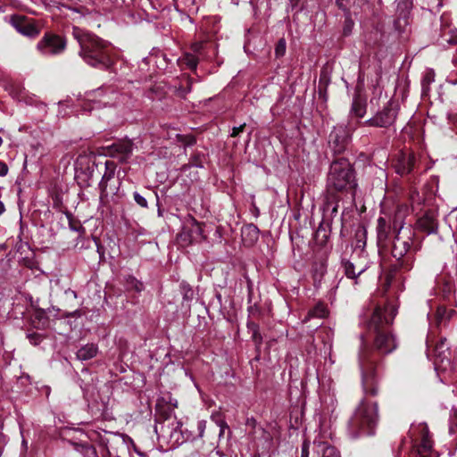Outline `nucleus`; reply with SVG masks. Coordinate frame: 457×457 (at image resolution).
<instances>
[{"label":"nucleus","instance_id":"obj_1","mask_svg":"<svg viewBox=\"0 0 457 457\" xmlns=\"http://www.w3.org/2000/svg\"><path fill=\"white\" fill-rule=\"evenodd\" d=\"M72 36L80 47L79 55L87 65L101 70L112 66L110 43L79 27H73Z\"/></svg>","mask_w":457,"mask_h":457},{"label":"nucleus","instance_id":"obj_2","mask_svg":"<svg viewBox=\"0 0 457 457\" xmlns=\"http://www.w3.org/2000/svg\"><path fill=\"white\" fill-rule=\"evenodd\" d=\"M396 315V309L388 304L384 308L377 307L369 321L368 327L375 334L374 350L378 354H388L397 347L395 336L386 328Z\"/></svg>","mask_w":457,"mask_h":457},{"label":"nucleus","instance_id":"obj_3","mask_svg":"<svg viewBox=\"0 0 457 457\" xmlns=\"http://www.w3.org/2000/svg\"><path fill=\"white\" fill-rule=\"evenodd\" d=\"M397 229L392 238L391 254L395 259V268L403 271H410L413 268L416 248L413 246L414 233L409 227H403L401 215L395 221Z\"/></svg>","mask_w":457,"mask_h":457},{"label":"nucleus","instance_id":"obj_4","mask_svg":"<svg viewBox=\"0 0 457 457\" xmlns=\"http://www.w3.org/2000/svg\"><path fill=\"white\" fill-rule=\"evenodd\" d=\"M182 424L176 418H166L163 422L154 427L159 440H163L170 444L171 447H176L187 441H195L204 436L206 428V421L198 420L195 426H191L190 429L181 428Z\"/></svg>","mask_w":457,"mask_h":457},{"label":"nucleus","instance_id":"obj_5","mask_svg":"<svg viewBox=\"0 0 457 457\" xmlns=\"http://www.w3.org/2000/svg\"><path fill=\"white\" fill-rule=\"evenodd\" d=\"M378 421V403L362 399L349 420L348 432L353 438L373 435Z\"/></svg>","mask_w":457,"mask_h":457},{"label":"nucleus","instance_id":"obj_6","mask_svg":"<svg viewBox=\"0 0 457 457\" xmlns=\"http://www.w3.org/2000/svg\"><path fill=\"white\" fill-rule=\"evenodd\" d=\"M357 183L354 171L346 159L334 161L327 178V191L329 195L351 192L354 195Z\"/></svg>","mask_w":457,"mask_h":457},{"label":"nucleus","instance_id":"obj_7","mask_svg":"<svg viewBox=\"0 0 457 457\" xmlns=\"http://www.w3.org/2000/svg\"><path fill=\"white\" fill-rule=\"evenodd\" d=\"M361 348L359 353V365L361 372L362 388L365 394L377 395L378 375L376 372V362L378 357L376 353L365 345V341L361 336Z\"/></svg>","mask_w":457,"mask_h":457},{"label":"nucleus","instance_id":"obj_8","mask_svg":"<svg viewBox=\"0 0 457 457\" xmlns=\"http://www.w3.org/2000/svg\"><path fill=\"white\" fill-rule=\"evenodd\" d=\"M398 214L401 215V220L404 225L405 211L400 208L397 209L393 215L385 214V216L378 217L376 229L379 246H386L388 241L397 233V229L395 228V221Z\"/></svg>","mask_w":457,"mask_h":457},{"label":"nucleus","instance_id":"obj_9","mask_svg":"<svg viewBox=\"0 0 457 457\" xmlns=\"http://www.w3.org/2000/svg\"><path fill=\"white\" fill-rule=\"evenodd\" d=\"M399 106L396 102L389 101L379 111H378L371 118L365 120L362 125L375 128L388 129L394 126L397 115Z\"/></svg>","mask_w":457,"mask_h":457},{"label":"nucleus","instance_id":"obj_10","mask_svg":"<svg viewBox=\"0 0 457 457\" xmlns=\"http://www.w3.org/2000/svg\"><path fill=\"white\" fill-rule=\"evenodd\" d=\"M66 48V40L56 34L46 33L37 44V49L43 55H57Z\"/></svg>","mask_w":457,"mask_h":457},{"label":"nucleus","instance_id":"obj_11","mask_svg":"<svg viewBox=\"0 0 457 457\" xmlns=\"http://www.w3.org/2000/svg\"><path fill=\"white\" fill-rule=\"evenodd\" d=\"M118 93L112 86H104L86 94L87 100L94 103L96 107L106 106L114 103Z\"/></svg>","mask_w":457,"mask_h":457},{"label":"nucleus","instance_id":"obj_12","mask_svg":"<svg viewBox=\"0 0 457 457\" xmlns=\"http://www.w3.org/2000/svg\"><path fill=\"white\" fill-rule=\"evenodd\" d=\"M105 441L107 457H126L129 453V446L123 436L110 434Z\"/></svg>","mask_w":457,"mask_h":457},{"label":"nucleus","instance_id":"obj_13","mask_svg":"<svg viewBox=\"0 0 457 457\" xmlns=\"http://www.w3.org/2000/svg\"><path fill=\"white\" fill-rule=\"evenodd\" d=\"M435 365L437 370H446L452 368L450 347L445 337H440L434 347Z\"/></svg>","mask_w":457,"mask_h":457},{"label":"nucleus","instance_id":"obj_14","mask_svg":"<svg viewBox=\"0 0 457 457\" xmlns=\"http://www.w3.org/2000/svg\"><path fill=\"white\" fill-rule=\"evenodd\" d=\"M11 23L23 36L35 37L39 34V30L35 24L29 21L25 17L14 15L12 17Z\"/></svg>","mask_w":457,"mask_h":457},{"label":"nucleus","instance_id":"obj_15","mask_svg":"<svg viewBox=\"0 0 457 457\" xmlns=\"http://www.w3.org/2000/svg\"><path fill=\"white\" fill-rule=\"evenodd\" d=\"M181 237L187 240L189 244L205 239L202 224L195 219H191L189 223L184 227Z\"/></svg>","mask_w":457,"mask_h":457},{"label":"nucleus","instance_id":"obj_16","mask_svg":"<svg viewBox=\"0 0 457 457\" xmlns=\"http://www.w3.org/2000/svg\"><path fill=\"white\" fill-rule=\"evenodd\" d=\"M348 142V135L344 127H335L329 134V144L335 153H341L345 150Z\"/></svg>","mask_w":457,"mask_h":457},{"label":"nucleus","instance_id":"obj_17","mask_svg":"<svg viewBox=\"0 0 457 457\" xmlns=\"http://www.w3.org/2000/svg\"><path fill=\"white\" fill-rule=\"evenodd\" d=\"M133 144L130 140H119L109 146V154L120 161H126L131 155Z\"/></svg>","mask_w":457,"mask_h":457},{"label":"nucleus","instance_id":"obj_18","mask_svg":"<svg viewBox=\"0 0 457 457\" xmlns=\"http://www.w3.org/2000/svg\"><path fill=\"white\" fill-rule=\"evenodd\" d=\"M417 227L420 230L427 234L436 233L438 223L436 218L432 212H425L418 220Z\"/></svg>","mask_w":457,"mask_h":457},{"label":"nucleus","instance_id":"obj_19","mask_svg":"<svg viewBox=\"0 0 457 457\" xmlns=\"http://www.w3.org/2000/svg\"><path fill=\"white\" fill-rule=\"evenodd\" d=\"M414 162V155L401 154L396 157L395 162L394 164L395 171L400 175L408 174L413 169Z\"/></svg>","mask_w":457,"mask_h":457},{"label":"nucleus","instance_id":"obj_20","mask_svg":"<svg viewBox=\"0 0 457 457\" xmlns=\"http://www.w3.org/2000/svg\"><path fill=\"white\" fill-rule=\"evenodd\" d=\"M313 445L317 457H340L338 451L328 442L315 440Z\"/></svg>","mask_w":457,"mask_h":457},{"label":"nucleus","instance_id":"obj_21","mask_svg":"<svg viewBox=\"0 0 457 457\" xmlns=\"http://www.w3.org/2000/svg\"><path fill=\"white\" fill-rule=\"evenodd\" d=\"M354 262L357 273L362 274L369 268V260L364 250L354 251L351 256Z\"/></svg>","mask_w":457,"mask_h":457},{"label":"nucleus","instance_id":"obj_22","mask_svg":"<svg viewBox=\"0 0 457 457\" xmlns=\"http://www.w3.org/2000/svg\"><path fill=\"white\" fill-rule=\"evenodd\" d=\"M116 165L112 161H106L104 162V172L102 176V179L99 183V187L102 191H105L107 188L108 182L114 178Z\"/></svg>","mask_w":457,"mask_h":457},{"label":"nucleus","instance_id":"obj_23","mask_svg":"<svg viewBox=\"0 0 457 457\" xmlns=\"http://www.w3.org/2000/svg\"><path fill=\"white\" fill-rule=\"evenodd\" d=\"M97 353V346L94 344H87L77 352V358L80 361H87Z\"/></svg>","mask_w":457,"mask_h":457},{"label":"nucleus","instance_id":"obj_24","mask_svg":"<svg viewBox=\"0 0 457 457\" xmlns=\"http://www.w3.org/2000/svg\"><path fill=\"white\" fill-rule=\"evenodd\" d=\"M327 315L328 310L326 305L321 303H319L308 312V314L304 320L306 321L312 318L323 319Z\"/></svg>","mask_w":457,"mask_h":457},{"label":"nucleus","instance_id":"obj_25","mask_svg":"<svg viewBox=\"0 0 457 457\" xmlns=\"http://www.w3.org/2000/svg\"><path fill=\"white\" fill-rule=\"evenodd\" d=\"M342 265L344 267L345 274L348 278L356 280L357 278L361 275V273H357L355 264L351 259L343 260ZM355 283H357V281H355Z\"/></svg>","mask_w":457,"mask_h":457},{"label":"nucleus","instance_id":"obj_26","mask_svg":"<svg viewBox=\"0 0 457 457\" xmlns=\"http://www.w3.org/2000/svg\"><path fill=\"white\" fill-rule=\"evenodd\" d=\"M211 419L220 428V431H219L220 438L224 436V433L226 430L230 432L229 427L228 426L227 422L225 421V420L221 417V415L220 413H218V412L212 413L211 416Z\"/></svg>","mask_w":457,"mask_h":457},{"label":"nucleus","instance_id":"obj_27","mask_svg":"<svg viewBox=\"0 0 457 457\" xmlns=\"http://www.w3.org/2000/svg\"><path fill=\"white\" fill-rule=\"evenodd\" d=\"M445 43L457 45V31L453 29H445L441 35L439 44L445 46Z\"/></svg>","mask_w":457,"mask_h":457},{"label":"nucleus","instance_id":"obj_28","mask_svg":"<svg viewBox=\"0 0 457 457\" xmlns=\"http://www.w3.org/2000/svg\"><path fill=\"white\" fill-rule=\"evenodd\" d=\"M431 449V441L427 437L423 438L420 445L417 449V457H432V455L429 453Z\"/></svg>","mask_w":457,"mask_h":457},{"label":"nucleus","instance_id":"obj_29","mask_svg":"<svg viewBox=\"0 0 457 457\" xmlns=\"http://www.w3.org/2000/svg\"><path fill=\"white\" fill-rule=\"evenodd\" d=\"M351 115L356 116L358 118H362L366 113V105L364 103L354 99L352 104V108L350 112Z\"/></svg>","mask_w":457,"mask_h":457},{"label":"nucleus","instance_id":"obj_30","mask_svg":"<svg viewBox=\"0 0 457 457\" xmlns=\"http://www.w3.org/2000/svg\"><path fill=\"white\" fill-rule=\"evenodd\" d=\"M179 61L181 65H186L191 70H195L198 63V58L193 54H186L182 58L179 59Z\"/></svg>","mask_w":457,"mask_h":457},{"label":"nucleus","instance_id":"obj_31","mask_svg":"<svg viewBox=\"0 0 457 457\" xmlns=\"http://www.w3.org/2000/svg\"><path fill=\"white\" fill-rule=\"evenodd\" d=\"M338 210V200L335 197L328 199L324 204V212H328L330 216L334 217L337 215Z\"/></svg>","mask_w":457,"mask_h":457},{"label":"nucleus","instance_id":"obj_32","mask_svg":"<svg viewBox=\"0 0 457 457\" xmlns=\"http://www.w3.org/2000/svg\"><path fill=\"white\" fill-rule=\"evenodd\" d=\"M247 328L252 332V338L254 343L256 345H260L262 341V337L259 332V326L253 321H249L247 323Z\"/></svg>","mask_w":457,"mask_h":457},{"label":"nucleus","instance_id":"obj_33","mask_svg":"<svg viewBox=\"0 0 457 457\" xmlns=\"http://www.w3.org/2000/svg\"><path fill=\"white\" fill-rule=\"evenodd\" d=\"M411 8V1L405 0L402 3H399L397 5V9L400 12L399 16L406 19L410 13V10Z\"/></svg>","mask_w":457,"mask_h":457},{"label":"nucleus","instance_id":"obj_34","mask_svg":"<svg viewBox=\"0 0 457 457\" xmlns=\"http://www.w3.org/2000/svg\"><path fill=\"white\" fill-rule=\"evenodd\" d=\"M353 25H354V22L351 18L350 12H346L345 24H344V28H343V31L345 36L351 34Z\"/></svg>","mask_w":457,"mask_h":457},{"label":"nucleus","instance_id":"obj_35","mask_svg":"<svg viewBox=\"0 0 457 457\" xmlns=\"http://www.w3.org/2000/svg\"><path fill=\"white\" fill-rule=\"evenodd\" d=\"M287 49V42L285 38H280L275 47V55L281 57L285 54Z\"/></svg>","mask_w":457,"mask_h":457},{"label":"nucleus","instance_id":"obj_36","mask_svg":"<svg viewBox=\"0 0 457 457\" xmlns=\"http://www.w3.org/2000/svg\"><path fill=\"white\" fill-rule=\"evenodd\" d=\"M204 154H195L194 157L190 160L189 165L196 168H203L204 164Z\"/></svg>","mask_w":457,"mask_h":457},{"label":"nucleus","instance_id":"obj_37","mask_svg":"<svg viewBox=\"0 0 457 457\" xmlns=\"http://www.w3.org/2000/svg\"><path fill=\"white\" fill-rule=\"evenodd\" d=\"M181 289L183 292V298L187 301H189L193 298L194 291L188 284L185 282L181 283Z\"/></svg>","mask_w":457,"mask_h":457},{"label":"nucleus","instance_id":"obj_38","mask_svg":"<svg viewBox=\"0 0 457 457\" xmlns=\"http://www.w3.org/2000/svg\"><path fill=\"white\" fill-rule=\"evenodd\" d=\"M436 316L438 323L442 322L445 319H449L448 311L444 306H439L436 309Z\"/></svg>","mask_w":457,"mask_h":457},{"label":"nucleus","instance_id":"obj_39","mask_svg":"<svg viewBox=\"0 0 457 457\" xmlns=\"http://www.w3.org/2000/svg\"><path fill=\"white\" fill-rule=\"evenodd\" d=\"M435 80V73L432 70L427 71L423 79H422V86L425 87L428 86Z\"/></svg>","mask_w":457,"mask_h":457},{"label":"nucleus","instance_id":"obj_40","mask_svg":"<svg viewBox=\"0 0 457 457\" xmlns=\"http://www.w3.org/2000/svg\"><path fill=\"white\" fill-rule=\"evenodd\" d=\"M133 197L135 202L143 208H147L146 199L137 192H134Z\"/></svg>","mask_w":457,"mask_h":457},{"label":"nucleus","instance_id":"obj_41","mask_svg":"<svg viewBox=\"0 0 457 457\" xmlns=\"http://www.w3.org/2000/svg\"><path fill=\"white\" fill-rule=\"evenodd\" d=\"M131 287L137 291L141 292L144 289L143 283L137 280L136 278L131 279Z\"/></svg>","mask_w":457,"mask_h":457},{"label":"nucleus","instance_id":"obj_42","mask_svg":"<svg viewBox=\"0 0 457 457\" xmlns=\"http://www.w3.org/2000/svg\"><path fill=\"white\" fill-rule=\"evenodd\" d=\"M9 171V168L7 164L2 161H0V177H4L7 175Z\"/></svg>","mask_w":457,"mask_h":457},{"label":"nucleus","instance_id":"obj_43","mask_svg":"<svg viewBox=\"0 0 457 457\" xmlns=\"http://www.w3.org/2000/svg\"><path fill=\"white\" fill-rule=\"evenodd\" d=\"M245 126V124H242L238 127H234L232 129L231 137L238 136L244 130Z\"/></svg>","mask_w":457,"mask_h":457},{"label":"nucleus","instance_id":"obj_44","mask_svg":"<svg viewBox=\"0 0 457 457\" xmlns=\"http://www.w3.org/2000/svg\"><path fill=\"white\" fill-rule=\"evenodd\" d=\"M301 457H309V443L308 442H303V444Z\"/></svg>","mask_w":457,"mask_h":457},{"label":"nucleus","instance_id":"obj_45","mask_svg":"<svg viewBox=\"0 0 457 457\" xmlns=\"http://www.w3.org/2000/svg\"><path fill=\"white\" fill-rule=\"evenodd\" d=\"M250 233H253L254 236L257 237L258 235V228L254 225H249L246 228Z\"/></svg>","mask_w":457,"mask_h":457},{"label":"nucleus","instance_id":"obj_46","mask_svg":"<svg viewBox=\"0 0 457 457\" xmlns=\"http://www.w3.org/2000/svg\"><path fill=\"white\" fill-rule=\"evenodd\" d=\"M344 2L345 0H337V4L340 9L344 10L346 12L348 11Z\"/></svg>","mask_w":457,"mask_h":457},{"label":"nucleus","instance_id":"obj_47","mask_svg":"<svg viewBox=\"0 0 457 457\" xmlns=\"http://www.w3.org/2000/svg\"><path fill=\"white\" fill-rule=\"evenodd\" d=\"M202 45H203V44H202V43H200V42L195 43V44L193 45V46H192L193 51H194V52H198V51L202 48Z\"/></svg>","mask_w":457,"mask_h":457},{"label":"nucleus","instance_id":"obj_48","mask_svg":"<svg viewBox=\"0 0 457 457\" xmlns=\"http://www.w3.org/2000/svg\"><path fill=\"white\" fill-rule=\"evenodd\" d=\"M5 212V207L3 202L0 201V215Z\"/></svg>","mask_w":457,"mask_h":457},{"label":"nucleus","instance_id":"obj_49","mask_svg":"<svg viewBox=\"0 0 457 457\" xmlns=\"http://www.w3.org/2000/svg\"><path fill=\"white\" fill-rule=\"evenodd\" d=\"M216 453L220 456V457H223V453L220 451H217Z\"/></svg>","mask_w":457,"mask_h":457},{"label":"nucleus","instance_id":"obj_50","mask_svg":"<svg viewBox=\"0 0 457 457\" xmlns=\"http://www.w3.org/2000/svg\"><path fill=\"white\" fill-rule=\"evenodd\" d=\"M71 228L72 230H75V231H77V230H78V228H75V227H73V226H71Z\"/></svg>","mask_w":457,"mask_h":457},{"label":"nucleus","instance_id":"obj_51","mask_svg":"<svg viewBox=\"0 0 457 457\" xmlns=\"http://www.w3.org/2000/svg\"><path fill=\"white\" fill-rule=\"evenodd\" d=\"M90 450H91L93 454H96V452H95V450L93 448H90Z\"/></svg>","mask_w":457,"mask_h":457},{"label":"nucleus","instance_id":"obj_52","mask_svg":"<svg viewBox=\"0 0 457 457\" xmlns=\"http://www.w3.org/2000/svg\"><path fill=\"white\" fill-rule=\"evenodd\" d=\"M2 144H3V139H2V137H0V146L2 145Z\"/></svg>","mask_w":457,"mask_h":457},{"label":"nucleus","instance_id":"obj_53","mask_svg":"<svg viewBox=\"0 0 457 457\" xmlns=\"http://www.w3.org/2000/svg\"><path fill=\"white\" fill-rule=\"evenodd\" d=\"M253 457H261V455H260V454H258V455H255V456H253ZM267 457H271V456H270V455H268Z\"/></svg>","mask_w":457,"mask_h":457},{"label":"nucleus","instance_id":"obj_54","mask_svg":"<svg viewBox=\"0 0 457 457\" xmlns=\"http://www.w3.org/2000/svg\"><path fill=\"white\" fill-rule=\"evenodd\" d=\"M22 445H27V443H26V441H25V440H23V441H22Z\"/></svg>","mask_w":457,"mask_h":457}]
</instances>
